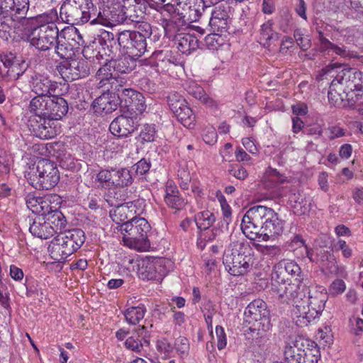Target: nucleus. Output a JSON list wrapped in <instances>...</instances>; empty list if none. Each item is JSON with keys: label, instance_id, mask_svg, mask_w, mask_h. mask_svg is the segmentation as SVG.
Wrapping results in <instances>:
<instances>
[{"label": "nucleus", "instance_id": "1", "mask_svg": "<svg viewBox=\"0 0 363 363\" xmlns=\"http://www.w3.org/2000/svg\"><path fill=\"white\" fill-rule=\"evenodd\" d=\"M255 259L254 249L244 239L231 242L223 256L225 269L233 276L247 274L252 269Z\"/></svg>", "mask_w": 363, "mask_h": 363}, {"label": "nucleus", "instance_id": "2", "mask_svg": "<svg viewBox=\"0 0 363 363\" xmlns=\"http://www.w3.org/2000/svg\"><path fill=\"white\" fill-rule=\"evenodd\" d=\"M86 235L79 228L60 232L50 242L48 251L51 257L58 262L77 252L84 243Z\"/></svg>", "mask_w": 363, "mask_h": 363}, {"label": "nucleus", "instance_id": "3", "mask_svg": "<svg viewBox=\"0 0 363 363\" xmlns=\"http://www.w3.org/2000/svg\"><path fill=\"white\" fill-rule=\"evenodd\" d=\"M26 177L30 185L39 190H50L60 181L56 164L48 159H40L33 164Z\"/></svg>", "mask_w": 363, "mask_h": 363}, {"label": "nucleus", "instance_id": "4", "mask_svg": "<svg viewBox=\"0 0 363 363\" xmlns=\"http://www.w3.org/2000/svg\"><path fill=\"white\" fill-rule=\"evenodd\" d=\"M151 227L144 218L135 217L120 225L119 230L123 234L124 244L130 248L138 250H145L150 247V243L147 233Z\"/></svg>", "mask_w": 363, "mask_h": 363}, {"label": "nucleus", "instance_id": "5", "mask_svg": "<svg viewBox=\"0 0 363 363\" xmlns=\"http://www.w3.org/2000/svg\"><path fill=\"white\" fill-rule=\"evenodd\" d=\"M95 5L91 0H65L61 6L60 16L70 25H83L94 16Z\"/></svg>", "mask_w": 363, "mask_h": 363}, {"label": "nucleus", "instance_id": "6", "mask_svg": "<svg viewBox=\"0 0 363 363\" xmlns=\"http://www.w3.org/2000/svg\"><path fill=\"white\" fill-rule=\"evenodd\" d=\"M274 211L269 207L257 205L250 208L243 216L241 229L250 240L258 239L264 225L268 222Z\"/></svg>", "mask_w": 363, "mask_h": 363}, {"label": "nucleus", "instance_id": "7", "mask_svg": "<svg viewBox=\"0 0 363 363\" xmlns=\"http://www.w3.org/2000/svg\"><path fill=\"white\" fill-rule=\"evenodd\" d=\"M244 315L245 323L250 325L248 330L257 337L262 336L261 331L266 332L271 327L270 312L262 299L250 302L245 310Z\"/></svg>", "mask_w": 363, "mask_h": 363}, {"label": "nucleus", "instance_id": "8", "mask_svg": "<svg viewBox=\"0 0 363 363\" xmlns=\"http://www.w3.org/2000/svg\"><path fill=\"white\" fill-rule=\"evenodd\" d=\"M272 290L275 292L282 302L290 300L303 301L306 297V284H298L291 279H286L281 273H272Z\"/></svg>", "mask_w": 363, "mask_h": 363}, {"label": "nucleus", "instance_id": "9", "mask_svg": "<svg viewBox=\"0 0 363 363\" xmlns=\"http://www.w3.org/2000/svg\"><path fill=\"white\" fill-rule=\"evenodd\" d=\"M335 77L346 90L349 103L355 104L363 94V72L356 68L344 66Z\"/></svg>", "mask_w": 363, "mask_h": 363}, {"label": "nucleus", "instance_id": "10", "mask_svg": "<svg viewBox=\"0 0 363 363\" xmlns=\"http://www.w3.org/2000/svg\"><path fill=\"white\" fill-rule=\"evenodd\" d=\"M305 291L304 298H306L308 310L305 311L304 306L303 311L301 312L300 309H298L300 315L297 317L296 323L301 326L308 325L321 314L327 298L326 294L318 290H311L307 286Z\"/></svg>", "mask_w": 363, "mask_h": 363}, {"label": "nucleus", "instance_id": "11", "mask_svg": "<svg viewBox=\"0 0 363 363\" xmlns=\"http://www.w3.org/2000/svg\"><path fill=\"white\" fill-rule=\"evenodd\" d=\"M60 35L59 29L52 22L42 24L33 29L29 38L30 43L37 50L50 51Z\"/></svg>", "mask_w": 363, "mask_h": 363}, {"label": "nucleus", "instance_id": "12", "mask_svg": "<svg viewBox=\"0 0 363 363\" xmlns=\"http://www.w3.org/2000/svg\"><path fill=\"white\" fill-rule=\"evenodd\" d=\"M115 89L119 91L121 111L138 118L144 113L147 105L142 93L131 88H124L122 85H116Z\"/></svg>", "mask_w": 363, "mask_h": 363}, {"label": "nucleus", "instance_id": "13", "mask_svg": "<svg viewBox=\"0 0 363 363\" xmlns=\"http://www.w3.org/2000/svg\"><path fill=\"white\" fill-rule=\"evenodd\" d=\"M119 51L122 54H128L139 57L147 50V42L145 37L135 30H125L117 34Z\"/></svg>", "mask_w": 363, "mask_h": 363}, {"label": "nucleus", "instance_id": "14", "mask_svg": "<svg viewBox=\"0 0 363 363\" xmlns=\"http://www.w3.org/2000/svg\"><path fill=\"white\" fill-rule=\"evenodd\" d=\"M170 261L163 257H152L143 262L139 268L143 279L161 281L169 270Z\"/></svg>", "mask_w": 363, "mask_h": 363}, {"label": "nucleus", "instance_id": "15", "mask_svg": "<svg viewBox=\"0 0 363 363\" xmlns=\"http://www.w3.org/2000/svg\"><path fill=\"white\" fill-rule=\"evenodd\" d=\"M57 70L67 81L86 77L90 73L89 62L84 59H72L60 62Z\"/></svg>", "mask_w": 363, "mask_h": 363}, {"label": "nucleus", "instance_id": "16", "mask_svg": "<svg viewBox=\"0 0 363 363\" xmlns=\"http://www.w3.org/2000/svg\"><path fill=\"white\" fill-rule=\"evenodd\" d=\"M122 112V114L112 121L109 125V130L115 136L128 138L137 129L139 118L128 113Z\"/></svg>", "mask_w": 363, "mask_h": 363}, {"label": "nucleus", "instance_id": "17", "mask_svg": "<svg viewBox=\"0 0 363 363\" xmlns=\"http://www.w3.org/2000/svg\"><path fill=\"white\" fill-rule=\"evenodd\" d=\"M28 127L33 135L43 140L53 138L60 133L56 122L46 118H30Z\"/></svg>", "mask_w": 363, "mask_h": 363}, {"label": "nucleus", "instance_id": "18", "mask_svg": "<svg viewBox=\"0 0 363 363\" xmlns=\"http://www.w3.org/2000/svg\"><path fill=\"white\" fill-rule=\"evenodd\" d=\"M120 106L119 91H104L94 100L91 104L93 111L96 115L108 114L116 111Z\"/></svg>", "mask_w": 363, "mask_h": 363}, {"label": "nucleus", "instance_id": "19", "mask_svg": "<svg viewBox=\"0 0 363 363\" xmlns=\"http://www.w3.org/2000/svg\"><path fill=\"white\" fill-rule=\"evenodd\" d=\"M29 85L31 91L36 96H52L56 93L58 84L52 81L49 77L35 72L29 79Z\"/></svg>", "mask_w": 363, "mask_h": 363}, {"label": "nucleus", "instance_id": "20", "mask_svg": "<svg viewBox=\"0 0 363 363\" xmlns=\"http://www.w3.org/2000/svg\"><path fill=\"white\" fill-rule=\"evenodd\" d=\"M114 199L108 200V204L110 206L115 207L109 212V216L112 220L116 224H123L127 221H130L131 218L136 217V205L133 201L125 202L123 205L117 203Z\"/></svg>", "mask_w": 363, "mask_h": 363}, {"label": "nucleus", "instance_id": "21", "mask_svg": "<svg viewBox=\"0 0 363 363\" xmlns=\"http://www.w3.org/2000/svg\"><path fill=\"white\" fill-rule=\"evenodd\" d=\"M308 346V340L301 337H296L291 343L285 347L284 363H300L301 360L307 358V352L309 349L304 348Z\"/></svg>", "mask_w": 363, "mask_h": 363}, {"label": "nucleus", "instance_id": "22", "mask_svg": "<svg viewBox=\"0 0 363 363\" xmlns=\"http://www.w3.org/2000/svg\"><path fill=\"white\" fill-rule=\"evenodd\" d=\"M164 201L169 208L176 211L183 210L188 203L187 199L182 196L178 187L172 180H168L165 184Z\"/></svg>", "mask_w": 363, "mask_h": 363}, {"label": "nucleus", "instance_id": "23", "mask_svg": "<svg viewBox=\"0 0 363 363\" xmlns=\"http://www.w3.org/2000/svg\"><path fill=\"white\" fill-rule=\"evenodd\" d=\"M347 91L335 77L330 83L328 92L329 102L333 106H342L343 107H354V104H350L348 96H346Z\"/></svg>", "mask_w": 363, "mask_h": 363}, {"label": "nucleus", "instance_id": "24", "mask_svg": "<svg viewBox=\"0 0 363 363\" xmlns=\"http://www.w3.org/2000/svg\"><path fill=\"white\" fill-rule=\"evenodd\" d=\"M284 221L279 218L277 213L272 215L268 222L264 225L258 238L263 241H269L272 237L279 235L284 231Z\"/></svg>", "mask_w": 363, "mask_h": 363}, {"label": "nucleus", "instance_id": "25", "mask_svg": "<svg viewBox=\"0 0 363 363\" xmlns=\"http://www.w3.org/2000/svg\"><path fill=\"white\" fill-rule=\"evenodd\" d=\"M283 269H284V271L291 276L290 279H293L294 281L298 282V284H305L304 274H303L299 265L296 262L293 261L282 260L274 266L272 272H277L279 274L281 273V276H283Z\"/></svg>", "mask_w": 363, "mask_h": 363}, {"label": "nucleus", "instance_id": "26", "mask_svg": "<svg viewBox=\"0 0 363 363\" xmlns=\"http://www.w3.org/2000/svg\"><path fill=\"white\" fill-rule=\"evenodd\" d=\"M273 25L274 21L269 20L264 23L259 29V43L265 48H269L281 38V34L273 30Z\"/></svg>", "mask_w": 363, "mask_h": 363}, {"label": "nucleus", "instance_id": "27", "mask_svg": "<svg viewBox=\"0 0 363 363\" xmlns=\"http://www.w3.org/2000/svg\"><path fill=\"white\" fill-rule=\"evenodd\" d=\"M177 49L183 54L190 55L199 47V40L190 33L179 34L175 40Z\"/></svg>", "mask_w": 363, "mask_h": 363}, {"label": "nucleus", "instance_id": "28", "mask_svg": "<svg viewBox=\"0 0 363 363\" xmlns=\"http://www.w3.org/2000/svg\"><path fill=\"white\" fill-rule=\"evenodd\" d=\"M113 66V72L118 74H128L131 72L136 67V59L134 56L123 54L122 57L111 60Z\"/></svg>", "mask_w": 363, "mask_h": 363}, {"label": "nucleus", "instance_id": "29", "mask_svg": "<svg viewBox=\"0 0 363 363\" xmlns=\"http://www.w3.org/2000/svg\"><path fill=\"white\" fill-rule=\"evenodd\" d=\"M98 43L104 50H107L110 53H114L116 50H119V45H118L117 38L116 35L109 31L102 30L92 42L93 44Z\"/></svg>", "mask_w": 363, "mask_h": 363}, {"label": "nucleus", "instance_id": "30", "mask_svg": "<svg viewBox=\"0 0 363 363\" xmlns=\"http://www.w3.org/2000/svg\"><path fill=\"white\" fill-rule=\"evenodd\" d=\"M96 78L99 80V84L100 86L106 84H113L114 82H117V74L113 72V66L111 60L106 62L98 69Z\"/></svg>", "mask_w": 363, "mask_h": 363}, {"label": "nucleus", "instance_id": "31", "mask_svg": "<svg viewBox=\"0 0 363 363\" xmlns=\"http://www.w3.org/2000/svg\"><path fill=\"white\" fill-rule=\"evenodd\" d=\"M52 49H54L55 54L60 59L68 60L74 54V45L66 40L64 35H60Z\"/></svg>", "mask_w": 363, "mask_h": 363}, {"label": "nucleus", "instance_id": "32", "mask_svg": "<svg viewBox=\"0 0 363 363\" xmlns=\"http://www.w3.org/2000/svg\"><path fill=\"white\" fill-rule=\"evenodd\" d=\"M43 220H45L48 225L54 230V234L62 232L66 228L67 223L65 216L57 210V208L48 213Z\"/></svg>", "mask_w": 363, "mask_h": 363}, {"label": "nucleus", "instance_id": "33", "mask_svg": "<svg viewBox=\"0 0 363 363\" xmlns=\"http://www.w3.org/2000/svg\"><path fill=\"white\" fill-rule=\"evenodd\" d=\"M289 201L294 212L298 216L306 215L311 211V202L300 193L290 196Z\"/></svg>", "mask_w": 363, "mask_h": 363}, {"label": "nucleus", "instance_id": "34", "mask_svg": "<svg viewBox=\"0 0 363 363\" xmlns=\"http://www.w3.org/2000/svg\"><path fill=\"white\" fill-rule=\"evenodd\" d=\"M52 120L54 121L62 119L68 112L69 106L67 101L56 93L52 95Z\"/></svg>", "mask_w": 363, "mask_h": 363}, {"label": "nucleus", "instance_id": "35", "mask_svg": "<svg viewBox=\"0 0 363 363\" xmlns=\"http://www.w3.org/2000/svg\"><path fill=\"white\" fill-rule=\"evenodd\" d=\"M106 10L108 15L106 16L113 23V26L122 23L126 21V9L120 3L108 6Z\"/></svg>", "mask_w": 363, "mask_h": 363}, {"label": "nucleus", "instance_id": "36", "mask_svg": "<svg viewBox=\"0 0 363 363\" xmlns=\"http://www.w3.org/2000/svg\"><path fill=\"white\" fill-rule=\"evenodd\" d=\"M184 89L186 91V92L189 94L194 96L195 99H199L202 103L208 105V106H213L214 101L213 99H210L206 94L205 93V91L203 89L199 86L198 84H196L194 82H186L184 85Z\"/></svg>", "mask_w": 363, "mask_h": 363}, {"label": "nucleus", "instance_id": "37", "mask_svg": "<svg viewBox=\"0 0 363 363\" xmlns=\"http://www.w3.org/2000/svg\"><path fill=\"white\" fill-rule=\"evenodd\" d=\"M29 231L35 237L45 240L55 235L54 230L48 225L45 220L41 223L34 220L32 223H30Z\"/></svg>", "mask_w": 363, "mask_h": 363}, {"label": "nucleus", "instance_id": "38", "mask_svg": "<svg viewBox=\"0 0 363 363\" xmlns=\"http://www.w3.org/2000/svg\"><path fill=\"white\" fill-rule=\"evenodd\" d=\"M112 186H128L133 182V175L127 168H122L116 170L113 169Z\"/></svg>", "mask_w": 363, "mask_h": 363}, {"label": "nucleus", "instance_id": "39", "mask_svg": "<svg viewBox=\"0 0 363 363\" xmlns=\"http://www.w3.org/2000/svg\"><path fill=\"white\" fill-rule=\"evenodd\" d=\"M194 221L200 231L206 230L211 227L216 221V216L213 213L208 210L197 213Z\"/></svg>", "mask_w": 363, "mask_h": 363}, {"label": "nucleus", "instance_id": "40", "mask_svg": "<svg viewBox=\"0 0 363 363\" xmlns=\"http://www.w3.org/2000/svg\"><path fill=\"white\" fill-rule=\"evenodd\" d=\"M48 96H35L29 103L28 111L33 114L30 118H43Z\"/></svg>", "mask_w": 363, "mask_h": 363}, {"label": "nucleus", "instance_id": "41", "mask_svg": "<svg viewBox=\"0 0 363 363\" xmlns=\"http://www.w3.org/2000/svg\"><path fill=\"white\" fill-rule=\"evenodd\" d=\"M197 0H179L177 6L182 9L184 12L188 13L191 21H196L199 18L201 13L199 5L196 4Z\"/></svg>", "mask_w": 363, "mask_h": 363}, {"label": "nucleus", "instance_id": "42", "mask_svg": "<svg viewBox=\"0 0 363 363\" xmlns=\"http://www.w3.org/2000/svg\"><path fill=\"white\" fill-rule=\"evenodd\" d=\"M146 309L144 305L137 307H130L124 312L126 321L131 325L138 324L142 320L145 313Z\"/></svg>", "mask_w": 363, "mask_h": 363}, {"label": "nucleus", "instance_id": "43", "mask_svg": "<svg viewBox=\"0 0 363 363\" xmlns=\"http://www.w3.org/2000/svg\"><path fill=\"white\" fill-rule=\"evenodd\" d=\"M14 26V19L12 16L0 13V38L7 40Z\"/></svg>", "mask_w": 363, "mask_h": 363}, {"label": "nucleus", "instance_id": "44", "mask_svg": "<svg viewBox=\"0 0 363 363\" xmlns=\"http://www.w3.org/2000/svg\"><path fill=\"white\" fill-rule=\"evenodd\" d=\"M174 115L184 126L190 128L191 125H194L195 116L188 105L184 106L183 108L182 107V108Z\"/></svg>", "mask_w": 363, "mask_h": 363}, {"label": "nucleus", "instance_id": "45", "mask_svg": "<svg viewBox=\"0 0 363 363\" xmlns=\"http://www.w3.org/2000/svg\"><path fill=\"white\" fill-rule=\"evenodd\" d=\"M167 103L173 114L177 113L182 107L187 105L186 99L177 92L169 93L167 97Z\"/></svg>", "mask_w": 363, "mask_h": 363}, {"label": "nucleus", "instance_id": "46", "mask_svg": "<svg viewBox=\"0 0 363 363\" xmlns=\"http://www.w3.org/2000/svg\"><path fill=\"white\" fill-rule=\"evenodd\" d=\"M160 24L162 26L164 31V36L171 40H175L179 36L178 32L180 28L178 25H175L167 19V18H162L160 19Z\"/></svg>", "mask_w": 363, "mask_h": 363}, {"label": "nucleus", "instance_id": "47", "mask_svg": "<svg viewBox=\"0 0 363 363\" xmlns=\"http://www.w3.org/2000/svg\"><path fill=\"white\" fill-rule=\"evenodd\" d=\"M55 196L43 197L40 199L39 206L35 208V214L43 216V220L47 217L48 213H50L56 206H52V199L54 200Z\"/></svg>", "mask_w": 363, "mask_h": 363}, {"label": "nucleus", "instance_id": "48", "mask_svg": "<svg viewBox=\"0 0 363 363\" xmlns=\"http://www.w3.org/2000/svg\"><path fill=\"white\" fill-rule=\"evenodd\" d=\"M255 248L263 256L274 258L281 254L282 250L279 245H268L254 243Z\"/></svg>", "mask_w": 363, "mask_h": 363}, {"label": "nucleus", "instance_id": "49", "mask_svg": "<svg viewBox=\"0 0 363 363\" xmlns=\"http://www.w3.org/2000/svg\"><path fill=\"white\" fill-rule=\"evenodd\" d=\"M157 135L156 126L155 124H145L140 132L139 138L141 143H152L155 141Z\"/></svg>", "mask_w": 363, "mask_h": 363}, {"label": "nucleus", "instance_id": "50", "mask_svg": "<svg viewBox=\"0 0 363 363\" xmlns=\"http://www.w3.org/2000/svg\"><path fill=\"white\" fill-rule=\"evenodd\" d=\"M208 26L210 27V31L213 33L217 32L218 35H221L228 31V20L211 17Z\"/></svg>", "mask_w": 363, "mask_h": 363}, {"label": "nucleus", "instance_id": "51", "mask_svg": "<svg viewBox=\"0 0 363 363\" xmlns=\"http://www.w3.org/2000/svg\"><path fill=\"white\" fill-rule=\"evenodd\" d=\"M125 16L126 21L128 20L135 24L145 18L144 11L140 8H137L136 5H133L126 9Z\"/></svg>", "mask_w": 363, "mask_h": 363}, {"label": "nucleus", "instance_id": "52", "mask_svg": "<svg viewBox=\"0 0 363 363\" xmlns=\"http://www.w3.org/2000/svg\"><path fill=\"white\" fill-rule=\"evenodd\" d=\"M13 6V17L17 19L26 20V15L29 9L28 0H15Z\"/></svg>", "mask_w": 363, "mask_h": 363}, {"label": "nucleus", "instance_id": "53", "mask_svg": "<svg viewBox=\"0 0 363 363\" xmlns=\"http://www.w3.org/2000/svg\"><path fill=\"white\" fill-rule=\"evenodd\" d=\"M106 16H108L106 13V9H104L102 11L97 12V8L95 6L94 16L91 18L90 24H101L106 26H113V23Z\"/></svg>", "mask_w": 363, "mask_h": 363}, {"label": "nucleus", "instance_id": "54", "mask_svg": "<svg viewBox=\"0 0 363 363\" xmlns=\"http://www.w3.org/2000/svg\"><path fill=\"white\" fill-rule=\"evenodd\" d=\"M167 19L181 28L193 22L188 16V13L184 12V11H180L179 9L177 10V11L170 18H167Z\"/></svg>", "mask_w": 363, "mask_h": 363}, {"label": "nucleus", "instance_id": "55", "mask_svg": "<svg viewBox=\"0 0 363 363\" xmlns=\"http://www.w3.org/2000/svg\"><path fill=\"white\" fill-rule=\"evenodd\" d=\"M328 50H332L336 55L343 58L352 59L358 57L356 52L348 50L345 45L338 46L333 43V46H330Z\"/></svg>", "mask_w": 363, "mask_h": 363}, {"label": "nucleus", "instance_id": "56", "mask_svg": "<svg viewBox=\"0 0 363 363\" xmlns=\"http://www.w3.org/2000/svg\"><path fill=\"white\" fill-rule=\"evenodd\" d=\"M27 69V65L24 61L20 62L19 60L9 69V79L16 80L22 76Z\"/></svg>", "mask_w": 363, "mask_h": 363}, {"label": "nucleus", "instance_id": "57", "mask_svg": "<svg viewBox=\"0 0 363 363\" xmlns=\"http://www.w3.org/2000/svg\"><path fill=\"white\" fill-rule=\"evenodd\" d=\"M155 9L162 14V18H170L179 8L169 3L164 5L159 3L156 5Z\"/></svg>", "mask_w": 363, "mask_h": 363}, {"label": "nucleus", "instance_id": "58", "mask_svg": "<svg viewBox=\"0 0 363 363\" xmlns=\"http://www.w3.org/2000/svg\"><path fill=\"white\" fill-rule=\"evenodd\" d=\"M74 37L72 38V40L76 42V44L77 45V47L74 46V50H78L80 46H84L83 50V55L85 57H88V52L93 48L94 45H90L89 46H86L84 45V40H83V38L82 35L78 32V30L76 29L73 33Z\"/></svg>", "mask_w": 363, "mask_h": 363}, {"label": "nucleus", "instance_id": "59", "mask_svg": "<svg viewBox=\"0 0 363 363\" xmlns=\"http://www.w3.org/2000/svg\"><path fill=\"white\" fill-rule=\"evenodd\" d=\"M228 172L230 174L240 180H244L248 176L246 169L238 164L232 165Z\"/></svg>", "mask_w": 363, "mask_h": 363}, {"label": "nucleus", "instance_id": "60", "mask_svg": "<svg viewBox=\"0 0 363 363\" xmlns=\"http://www.w3.org/2000/svg\"><path fill=\"white\" fill-rule=\"evenodd\" d=\"M135 27L137 29V30H135V33H138L139 34L143 35L145 37V40H146L147 38H149L152 34V26L145 20L135 24Z\"/></svg>", "mask_w": 363, "mask_h": 363}, {"label": "nucleus", "instance_id": "61", "mask_svg": "<svg viewBox=\"0 0 363 363\" xmlns=\"http://www.w3.org/2000/svg\"><path fill=\"white\" fill-rule=\"evenodd\" d=\"M113 169L111 170L102 169L96 174V180L101 184H106V186H112Z\"/></svg>", "mask_w": 363, "mask_h": 363}, {"label": "nucleus", "instance_id": "62", "mask_svg": "<svg viewBox=\"0 0 363 363\" xmlns=\"http://www.w3.org/2000/svg\"><path fill=\"white\" fill-rule=\"evenodd\" d=\"M294 37L301 50H306L311 47V43L310 39L303 37L301 29H296L294 30Z\"/></svg>", "mask_w": 363, "mask_h": 363}, {"label": "nucleus", "instance_id": "63", "mask_svg": "<svg viewBox=\"0 0 363 363\" xmlns=\"http://www.w3.org/2000/svg\"><path fill=\"white\" fill-rule=\"evenodd\" d=\"M150 162L147 161L145 158H143L135 164L132 167V169L137 174L143 175L150 170Z\"/></svg>", "mask_w": 363, "mask_h": 363}, {"label": "nucleus", "instance_id": "64", "mask_svg": "<svg viewBox=\"0 0 363 363\" xmlns=\"http://www.w3.org/2000/svg\"><path fill=\"white\" fill-rule=\"evenodd\" d=\"M345 289L346 286L344 281L337 279L332 282L329 287V291L333 296H336L343 293Z\"/></svg>", "mask_w": 363, "mask_h": 363}]
</instances>
